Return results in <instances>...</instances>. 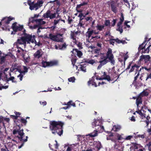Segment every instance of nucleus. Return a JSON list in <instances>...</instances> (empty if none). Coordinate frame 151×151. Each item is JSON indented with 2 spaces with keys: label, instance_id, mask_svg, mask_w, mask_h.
<instances>
[{
  "label": "nucleus",
  "instance_id": "nucleus-34",
  "mask_svg": "<svg viewBox=\"0 0 151 151\" xmlns=\"http://www.w3.org/2000/svg\"><path fill=\"white\" fill-rule=\"evenodd\" d=\"M148 95L149 93L148 92L144 91L140 94L139 95H140L141 97H142L143 96H148Z\"/></svg>",
  "mask_w": 151,
  "mask_h": 151
},
{
  "label": "nucleus",
  "instance_id": "nucleus-29",
  "mask_svg": "<svg viewBox=\"0 0 151 151\" xmlns=\"http://www.w3.org/2000/svg\"><path fill=\"white\" fill-rule=\"evenodd\" d=\"M51 11L50 10H48L47 12L44 13L43 17L45 18H48L50 17V15Z\"/></svg>",
  "mask_w": 151,
  "mask_h": 151
},
{
  "label": "nucleus",
  "instance_id": "nucleus-63",
  "mask_svg": "<svg viewBox=\"0 0 151 151\" xmlns=\"http://www.w3.org/2000/svg\"><path fill=\"white\" fill-rule=\"evenodd\" d=\"M8 86H0V90H1L2 89H6L8 88Z\"/></svg>",
  "mask_w": 151,
  "mask_h": 151
},
{
  "label": "nucleus",
  "instance_id": "nucleus-62",
  "mask_svg": "<svg viewBox=\"0 0 151 151\" xmlns=\"http://www.w3.org/2000/svg\"><path fill=\"white\" fill-rule=\"evenodd\" d=\"M138 110L136 111V113H137L138 114H139V113H140V112H141V111H142L143 112H144V111L143 110V106H142L141 107V109L140 110H139H139Z\"/></svg>",
  "mask_w": 151,
  "mask_h": 151
},
{
  "label": "nucleus",
  "instance_id": "nucleus-41",
  "mask_svg": "<svg viewBox=\"0 0 151 151\" xmlns=\"http://www.w3.org/2000/svg\"><path fill=\"white\" fill-rule=\"evenodd\" d=\"M102 40H101L100 41H97L96 40L97 42V44H96V46L98 47H99L100 48H101L102 47Z\"/></svg>",
  "mask_w": 151,
  "mask_h": 151
},
{
  "label": "nucleus",
  "instance_id": "nucleus-21",
  "mask_svg": "<svg viewBox=\"0 0 151 151\" xmlns=\"http://www.w3.org/2000/svg\"><path fill=\"white\" fill-rule=\"evenodd\" d=\"M119 21L117 24V26H121L124 20L123 14L122 13L121 14V17L119 18Z\"/></svg>",
  "mask_w": 151,
  "mask_h": 151
},
{
  "label": "nucleus",
  "instance_id": "nucleus-40",
  "mask_svg": "<svg viewBox=\"0 0 151 151\" xmlns=\"http://www.w3.org/2000/svg\"><path fill=\"white\" fill-rule=\"evenodd\" d=\"M135 135L136 134L135 133H134V134L132 136L129 135L126 137L125 138V139L126 140H129L133 137H134V135Z\"/></svg>",
  "mask_w": 151,
  "mask_h": 151
},
{
  "label": "nucleus",
  "instance_id": "nucleus-59",
  "mask_svg": "<svg viewBox=\"0 0 151 151\" xmlns=\"http://www.w3.org/2000/svg\"><path fill=\"white\" fill-rule=\"evenodd\" d=\"M101 147H102V146L100 142H99V143H98L97 145V148L99 150Z\"/></svg>",
  "mask_w": 151,
  "mask_h": 151
},
{
  "label": "nucleus",
  "instance_id": "nucleus-38",
  "mask_svg": "<svg viewBox=\"0 0 151 151\" xmlns=\"http://www.w3.org/2000/svg\"><path fill=\"white\" fill-rule=\"evenodd\" d=\"M85 62L93 65L95 63V61L94 60L92 59L91 60H89L88 59L85 61Z\"/></svg>",
  "mask_w": 151,
  "mask_h": 151
},
{
  "label": "nucleus",
  "instance_id": "nucleus-53",
  "mask_svg": "<svg viewBox=\"0 0 151 151\" xmlns=\"http://www.w3.org/2000/svg\"><path fill=\"white\" fill-rule=\"evenodd\" d=\"M136 64H135L134 65H133L132 66L131 69L129 71V73H131L133 71L135 70V67H136Z\"/></svg>",
  "mask_w": 151,
  "mask_h": 151
},
{
  "label": "nucleus",
  "instance_id": "nucleus-42",
  "mask_svg": "<svg viewBox=\"0 0 151 151\" xmlns=\"http://www.w3.org/2000/svg\"><path fill=\"white\" fill-rule=\"evenodd\" d=\"M76 45H77V47L79 48V50H80L83 48L82 43L80 42H78L77 44H76Z\"/></svg>",
  "mask_w": 151,
  "mask_h": 151
},
{
  "label": "nucleus",
  "instance_id": "nucleus-8",
  "mask_svg": "<svg viewBox=\"0 0 151 151\" xmlns=\"http://www.w3.org/2000/svg\"><path fill=\"white\" fill-rule=\"evenodd\" d=\"M17 23L16 22L14 23L12 26V28L14 32H17L18 31H21L23 29V25H20L19 24L17 25Z\"/></svg>",
  "mask_w": 151,
  "mask_h": 151
},
{
  "label": "nucleus",
  "instance_id": "nucleus-19",
  "mask_svg": "<svg viewBox=\"0 0 151 151\" xmlns=\"http://www.w3.org/2000/svg\"><path fill=\"white\" fill-rule=\"evenodd\" d=\"M39 8V6H38V4L36 3H34V2L33 1L32 4L30 6V7H29V9L31 10H32L35 9V10H36Z\"/></svg>",
  "mask_w": 151,
  "mask_h": 151
},
{
  "label": "nucleus",
  "instance_id": "nucleus-1",
  "mask_svg": "<svg viewBox=\"0 0 151 151\" xmlns=\"http://www.w3.org/2000/svg\"><path fill=\"white\" fill-rule=\"evenodd\" d=\"M14 122L18 127V128L14 129L13 134L18 138L19 140L21 141L23 140V138L25 136V134L23 132V129H20L21 127L26 126L27 121L26 119L21 117L20 119L15 120Z\"/></svg>",
  "mask_w": 151,
  "mask_h": 151
},
{
  "label": "nucleus",
  "instance_id": "nucleus-36",
  "mask_svg": "<svg viewBox=\"0 0 151 151\" xmlns=\"http://www.w3.org/2000/svg\"><path fill=\"white\" fill-rule=\"evenodd\" d=\"M96 27L98 30L101 31L104 28V25L98 24L97 26H96Z\"/></svg>",
  "mask_w": 151,
  "mask_h": 151
},
{
  "label": "nucleus",
  "instance_id": "nucleus-9",
  "mask_svg": "<svg viewBox=\"0 0 151 151\" xmlns=\"http://www.w3.org/2000/svg\"><path fill=\"white\" fill-rule=\"evenodd\" d=\"M108 4L110 5L112 11L115 13H116L118 11V9L116 7V3L115 1H112Z\"/></svg>",
  "mask_w": 151,
  "mask_h": 151
},
{
  "label": "nucleus",
  "instance_id": "nucleus-52",
  "mask_svg": "<svg viewBox=\"0 0 151 151\" xmlns=\"http://www.w3.org/2000/svg\"><path fill=\"white\" fill-rule=\"evenodd\" d=\"M115 137H117V141L120 140L122 139V137L120 135L118 134H116L115 135Z\"/></svg>",
  "mask_w": 151,
  "mask_h": 151
},
{
  "label": "nucleus",
  "instance_id": "nucleus-55",
  "mask_svg": "<svg viewBox=\"0 0 151 151\" xmlns=\"http://www.w3.org/2000/svg\"><path fill=\"white\" fill-rule=\"evenodd\" d=\"M84 15H83V14L82 13H81L79 14L78 17H80L79 21H82L83 19V18H82V17H84Z\"/></svg>",
  "mask_w": 151,
  "mask_h": 151
},
{
  "label": "nucleus",
  "instance_id": "nucleus-30",
  "mask_svg": "<svg viewBox=\"0 0 151 151\" xmlns=\"http://www.w3.org/2000/svg\"><path fill=\"white\" fill-rule=\"evenodd\" d=\"M93 30H92L91 31H88L86 33V35L87 37H88V39H89L91 35H92L93 33Z\"/></svg>",
  "mask_w": 151,
  "mask_h": 151
},
{
  "label": "nucleus",
  "instance_id": "nucleus-5",
  "mask_svg": "<svg viewBox=\"0 0 151 151\" xmlns=\"http://www.w3.org/2000/svg\"><path fill=\"white\" fill-rule=\"evenodd\" d=\"M150 57L149 55H142L139 57V59L138 61V64H142L144 62L145 64L148 65L150 63Z\"/></svg>",
  "mask_w": 151,
  "mask_h": 151
},
{
  "label": "nucleus",
  "instance_id": "nucleus-24",
  "mask_svg": "<svg viewBox=\"0 0 151 151\" xmlns=\"http://www.w3.org/2000/svg\"><path fill=\"white\" fill-rule=\"evenodd\" d=\"M136 104H142V97L140 95H139L137 96V99L136 100Z\"/></svg>",
  "mask_w": 151,
  "mask_h": 151
},
{
  "label": "nucleus",
  "instance_id": "nucleus-50",
  "mask_svg": "<svg viewBox=\"0 0 151 151\" xmlns=\"http://www.w3.org/2000/svg\"><path fill=\"white\" fill-rule=\"evenodd\" d=\"M138 137H141V138L143 139L145 137V136L144 134H138L137 135L136 134L135 135H134V138H137Z\"/></svg>",
  "mask_w": 151,
  "mask_h": 151
},
{
  "label": "nucleus",
  "instance_id": "nucleus-10",
  "mask_svg": "<svg viewBox=\"0 0 151 151\" xmlns=\"http://www.w3.org/2000/svg\"><path fill=\"white\" fill-rule=\"evenodd\" d=\"M95 129L96 130V132L93 134H91L90 135L91 137H95L97 135V132H103L104 130V126H101V125L97 127H95Z\"/></svg>",
  "mask_w": 151,
  "mask_h": 151
},
{
  "label": "nucleus",
  "instance_id": "nucleus-15",
  "mask_svg": "<svg viewBox=\"0 0 151 151\" xmlns=\"http://www.w3.org/2000/svg\"><path fill=\"white\" fill-rule=\"evenodd\" d=\"M102 73H103V75L102 76L103 80H107L108 81H112L111 79V77L108 75L106 74V73L105 72H102Z\"/></svg>",
  "mask_w": 151,
  "mask_h": 151
},
{
  "label": "nucleus",
  "instance_id": "nucleus-54",
  "mask_svg": "<svg viewBox=\"0 0 151 151\" xmlns=\"http://www.w3.org/2000/svg\"><path fill=\"white\" fill-rule=\"evenodd\" d=\"M75 79L74 77H71L68 79V81L70 82H74L75 81Z\"/></svg>",
  "mask_w": 151,
  "mask_h": 151
},
{
  "label": "nucleus",
  "instance_id": "nucleus-28",
  "mask_svg": "<svg viewBox=\"0 0 151 151\" xmlns=\"http://www.w3.org/2000/svg\"><path fill=\"white\" fill-rule=\"evenodd\" d=\"M73 50H75V52L77 53V56L79 58H81L83 55L82 52L79 50H78L77 49H73Z\"/></svg>",
  "mask_w": 151,
  "mask_h": 151
},
{
  "label": "nucleus",
  "instance_id": "nucleus-57",
  "mask_svg": "<svg viewBox=\"0 0 151 151\" xmlns=\"http://www.w3.org/2000/svg\"><path fill=\"white\" fill-rule=\"evenodd\" d=\"M136 67H135V68L136 72H135V73L134 74L135 75H136V74H137V72H138L139 68V67H140L139 66H138V65H137L136 64Z\"/></svg>",
  "mask_w": 151,
  "mask_h": 151
},
{
  "label": "nucleus",
  "instance_id": "nucleus-61",
  "mask_svg": "<svg viewBox=\"0 0 151 151\" xmlns=\"http://www.w3.org/2000/svg\"><path fill=\"white\" fill-rule=\"evenodd\" d=\"M60 19H59L58 20H56L55 19L54 20V25L55 26L57 24H58L60 21Z\"/></svg>",
  "mask_w": 151,
  "mask_h": 151
},
{
  "label": "nucleus",
  "instance_id": "nucleus-23",
  "mask_svg": "<svg viewBox=\"0 0 151 151\" xmlns=\"http://www.w3.org/2000/svg\"><path fill=\"white\" fill-rule=\"evenodd\" d=\"M80 68L81 70L84 72H86V65L85 63H81V64L80 65Z\"/></svg>",
  "mask_w": 151,
  "mask_h": 151
},
{
  "label": "nucleus",
  "instance_id": "nucleus-60",
  "mask_svg": "<svg viewBox=\"0 0 151 151\" xmlns=\"http://www.w3.org/2000/svg\"><path fill=\"white\" fill-rule=\"evenodd\" d=\"M84 24H83V22L82 21H79V23L78 24V27H83V25Z\"/></svg>",
  "mask_w": 151,
  "mask_h": 151
},
{
  "label": "nucleus",
  "instance_id": "nucleus-44",
  "mask_svg": "<svg viewBox=\"0 0 151 151\" xmlns=\"http://www.w3.org/2000/svg\"><path fill=\"white\" fill-rule=\"evenodd\" d=\"M150 118V117L149 116H147L146 117V119L147 120L145 121L144 122H145L146 124V127H148V125L149 124V120Z\"/></svg>",
  "mask_w": 151,
  "mask_h": 151
},
{
  "label": "nucleus",
  "instance_id": "nucleus-20",
  "mask_svg": "<svg viewBox=\"0 0 151 151\" xmlns=\"http://www.w3.org/2000/svg\"><path fill=\"white\" fill-rule=\"evenodd\" d=\"M57 36H56V35H53L52 33H50L49 35V37L47 38L50 39L51 40L54 41H59V40H57L56 39Z\"/></svg>",
  "mask_w": 151,
  "mask_h": 151
},
{
  "label": "nucleus",
  "instance_id": "nucleus-32",
  "mask_svg": "<svg viewBox=\"0 0 151 151\" xmlns=\"http://www.w3.org/2000/svg\"><path fill=\"white\" fill-rule=\"evenodd\" d=\"M112 40H114L118 44H119L120 43H122L123 44H124L126 43V41L125 40H119L118 38H116V39H112Z\"/></svg>",
  "mask_w": 151,
  "mask_h": 151
},
{
  "label": "nucleus",
  "instance_id": "nucleus-6",
  "mask_svg": "<svg viewBox=\"0 0 151 151\" xmlns=\"http://www.w3.org/2000/svg\"><path fill=\"white\" fill-rule=\"evenodd\" d=\"M147 39V38L145 37V40H144L143 42L141 45H140L138 47V50L139 52H140L141 50H142V53H148L150 49V47H151V42L150 44L149 45V46L146 49H144V50H143V49L145 48V47L146 45L145 43L146 42Z\"/></svg>",
  "mask_w": 151,
  "mask_h": 151
},
{
  "label": "nucleus",
  "instance_id": "nucleus-64",
  "mask_svg": "<svg viewBox=\"0 0 151 151\" xmlns=\"http://www.w3.org/2000/svg\"><path fill=\"white\" fill-rule=\"evenodd\" d=\"M23 76L22 74H20L17 76L19 78V79L21 81L22 80Z\"/></svg>",
  "mask_w": 151,
  "mask_h": 151
},
{
  "label": "nucleus",
  "instance_id": "nucleus-56",
  "mask_svg": "<svg viewBox=\"0 0 151 151\" xmlns=\"http://www.w3.org/2000/svg\"><path fill=\"white\" fill-rule=\"evenodd\" d=\"M149 79H151V73H147L146 81H147Z\"/></svg>",
  "mask_w": 151,
  "mask_h": 151
},
{
  "label": "nucleus",
  "instance_id": "nucleus-12",
  "mask_svg": "<svg viewBox=\"0 0 151 151\" xmlns=\"http://www.w3.org/2000/svg\"><path fill=\"white\" fill-rule=\"evenodd\" d=\"M21 68V66L19 65L17 63H15L13 65L12 67L10 69V70L12 72H13L15 70H16L15 71H18L19 69H20Z\"/></svg>",
  "mask_w": 151,
  "mask_h": 151
},
{
  "label": "nucleus",
  "instance_id": "nucleus-49",
  "mask_svg": "<svg viewBox=\"0 0 151 151\" xmlns=\"http://www.w3.org/2000/svg\"><path fill=\"white\" fill-rule=\"evenodd\" d=\"M56 13H50V19H53L54 18H55L56 17Z\"/></svg>",
  "mask_w": 151,
  "mask_h": 151
},
{
  "label": "nucleus",
  "instance_id": "nucleus-35",
  "mask_svg": "<svg viewBox=\"0 0 151 151\" xmlns=\"http://www.w3.org/2000/svg\"><path fill=\"white\" fill-rule=\"evenodd\" d=\"M77 59V58L75 56H74V58L72 57L71 59L72 64L73 65V66L75 65V64L76 62Z\"/></svg>",
  "mask_w": 151,
  "mask_h": 151
},
{
  "label": "nucleus",
  "instance_id": "nucleus-31",
  "mask_svg": "<svg viewBox=\"0 0 151 151\" xmlns=\"http://www.w3.org/2000/svg\"><path fill=\"white\" fill-rule=\"evenodd\" d=\"M111 141H112L113 142H115V144L114 145V148L115 149H116V146L117 145L116 143L117 142H118V141H117V137H115V136L112 138H111Z\"/></svg>",
  "mask_w": 151,
  "mask_h": 151
},
{
  "label": "nucleus",
  "instance_id": "nucleus-7",
  "mask_svg": "<svg viewBox=\"0 0 151 151\" xmlns=\"http://www.w3.org/2000/svg\"><path fill=\"white\" fill-rule=\"evenodd\" d=\"M41 64L42 67L46 68L47 66L51 67L56 65L58 64V62L56 61H51L48 62L42 60V61Z\"/></svg>",
  "mask_w": 151,
  "mask_h": 151
},
{
  "label": "nucleus",
  "instance_id": "nucleus-46",
  "mask_svg": "<svg viewBox=\"0 0 151 151\" xmlns=\"http://www.w3.org/2000/svg\"><path fill=\"white\" fill-rule=\"evenodd\" d=\"M117 19H113V20L111 22V26L112 27H114L115 25V24L116 22Z\"/></svg>",
  "mask_w": 151,
  "mask_h": 151
},
{
  "label": "nucleus",
  "instance_id": "nucleus-45",
  "mask_svg": "<svg viewBox=\"0 0 151 151\" xmlns=\"http://www.w3.org/2000/svg\"><path fill=\"white\" fill-rule=\"evenodd\" d=\"M101 48H96L94 49V53L97 54H99V53L100 52L101 50Z\"/></svg>",
  "mask_w": 151,
  "mask_h": 151
},
{
  "label": "nucleus",
  "instance_id": "nucleus-11",
  "mask_svg": "<svg viewBox=\"0 0 151 151\" xmlns=\"http://www.w3.org/2000/svg\"><path fill=\"white\" fill-rule=\"evenodd\" d=\"M101 121L99 119H94V121L92 123V126L93 127H97L99 126L101 124Z\"/></svg>",
  "mask_w": 151,
  "mask_h": 151
},
{
  "label": "nucleus",
  "instance_id": "nucleus-27",
  "mask_svg": "<svg viewBox=\"0 0 151 151\" xmlns=\"http://www.w3.org/2000/svg\"><path fill=\"white\" fill-rule=\"evenodd\" d=\"M63 104L67 105L69 108L71 106H73L74 107L76 106V104L74 103H73L72 101H70L67 104Z\"/></svg>",
  "mask_w": 151,
  "mask_h": 151
},
{
  "label": "nucleus",
  "instance_id": "nucleus-18",
  "mask_svg": "<svg viewBox=\"0 0 151 151\" xmlns=\"http://www.w3.org/2000/svg\"><path fill=\"white\" fill-rule=\"evenodd\" d=\"M93 77H92V79L91 80L90 79L88 81V85L89 86L90 85H91L92 86H94L95 87H97V85L96 82H94V79Z\"/></svg>",
  "mask_w": 151,
  "mask_h": 151
},
{
  "label": "nucleus",
  "instance_id": "nucleus-25",
  "mask_svg": "<svg viewBox=\"0 0 151 151\" xmlns=\"http://www.w3.org/2000/svg\"><path fill=\"white\" fill-rule=\"evenodd\" d=\"M42 19H37L35 20L33 19H32V17L31 18H29V22L27 23V24L28 26L29 25V24L31 22L33 23L34 22V21H35L36 22H38L39 23H40L42 21Z\"/></svg>",
  "mask_w": 151,
  "mask_h": 151
},
{
  "label": "nucleus",
  "instance_id": "nucleus-51",
  "mask_svg": "<svg viewBox=\"0 0 151 151\" xmlns=\"http://www.w3.org/2000/svg\"><path fill=\"white\" fill-rule=\"evenodd\" d=\"M139 114L141 116V118L142 119H143L144 118H146V114L142 113V111L139 113Z\"/></svg>",
  "mask_w": 151,
  "mask_h": 151
},
{
  "label": "nucleus",
  "instance_id": "nucleus-3",
  "mask_svg": "<svg viewBox=\"0 0 151 151\" xmlns=\"http://www.w3.org/2000/svg\"><path fill=\"white\" fill-rule=\"evenodd\" d=\"M100 58L102 60H104L105 59H106L107 63L110 61L111 63L114 65L115 63V60L114 59V56L112 53V50L110 48L108 49L106 56H102Z\"/></svg>",
  "mask_w": 151,
  "mask_h": 151
},
{
  "label": "nucleus",
  "instance_id": "nucleus-14",
  "mask_svg": "<svg viewBox=\"0 0 151 151\" xmlns=\"http://www.w3.org/2000/svg\"><path fill=\"white\" fill-rule=\"evenodd\" d=\"M102 73H103V75L102 76L103 80H107L108 81H112L111 79V77L108 75L106 74V73L105 72H102Z\"/></svg>",
  "mask_w": 151,
  "mask_h": 151
},
{
  "label": "nucleus",
  "instance_id": "nucleus-22",
  "mask_svg": "<svg viewBox=\"0 0 151 151\" xmlns=\"http://www.w3.org/2000/svg\"><path fill=\"white\" fill-rule=\"evenodd\" d=\"M106 59H105L104 60H100L99 62L100 64L97 67L98 69H100L102 65L107 63V62L106 61Z\"/></svg>",
  "mask_w": 151,
  "mask_h": 151
},
{
  "label": "nucleus",
  "instance_id": "nucleus-39",
  "mask_svg": "<svg viewBox=\"0 0 151 151\" xmlns=\"http://www.w3.org/2000/svg\"><path fill=\"white\" fill-rule=\"evenodd\" d=\"M118 28L116 29V30L117 31L120 32V34L122 33L123 32V30L122 28V26H117Z\"/></svg>",
  "mask_w": 151,
  "mask_h": 151
},
{
  "label": "nucleus",
  "instance_id": "nucleus-33",
  "mask_svg": "<svg viewBox=\"0 0 151 151\" xmlns=\"http://www.w3.org/2000/svg\"><path fill=\"white\" fill-rule=\"evenodd\" d=\"M26 139H23V140L21 141H23V142L22 143L21 145L18 147V148L20 149L24 145V142H26L27 141V139L28 138V136H27L26 137ZM20 141H21L20 140H19Z\"/></svg>",
  "mask_w": 151,
  "mask_h": 151
},
{
  "label": "nucleus",
  "instance_id": "nucleus-47",
  "mask_svg": "<svg viewBox=\"0 0 151 151\" xmlns=\"http://www.w3.org/2000/svg\"><path fill=\"white\" fill-rule=\"evenodd\" d=\"M70 36L71 38L73 40H76V36L74 32H73L71 31V32L70 34Z\"/></svg>",
  "mask_w": 151,
  "mask_h": 151
},
{
  "label": "nucleus",
  "instance_id": "nucleus-48",
  "mask_svg": "<svg viewBox=\"0 0 151 151\" xmlns=\"http://www.w3.org/2000/svg\"><path fill=\"white\" fill-rule=\"evenodd\" d=\"M110 22L109 20H105L104 22V25L106 26H109L110 25Z\"/></svg>",
  "mask_w": 151,
  "mask_h": 151
},
{
  "label": "nucleus",
  "instance_id": "nucleus-37",
  "mask_svg": "<svg viewBox=\"0 0 151 151\" xmlns=\"http://www.w3.org/2000/svg\"><path fill=\"white\" fill-rule=\"evenodd\" d=\"M139 75V72H138L137 73V74L136 76L134 78V80L133 81V83L134 84H136L137 83V78H138V77Z\"/></svg>",
  "mask_w": 151,
  "mask_h": 151
},
{
  "label": "nucleus",
  "instance_id": "nucleus-26",
  "mask_svg": "<svg viewBox=\"0 0 151 151\" xmlns=\"http://www.w3.org/2000/svg\"><path fill=\"white\" fill-rule=\"evenodd\" d=\"M121 128V127L120 125H115L113 126L112 130L115 132H117L119 131Z\"/></svg>",
  "mask_w": 151,
  "mask_h": 151
},
{
  "label": "nucleus",
  "instance_id": "nucleus-13",
  "mask_svg": "<svg viewBox=\"0 0 151 151\" xmlns=\"http://www.w3.org/2000/svg\"><path fill=\"white\" fill-rule=\"evenodd\" d=\"M14 19V18L12 17L11 16H9L8 17H4L2 20V22H4V23L8 24L10 23L11 21Z\"/></svg>",
  "mask_w": 151,
  "mask_h": 151
},
{
  "label": "nucleus",
  "instance_id": "nucleus-17",
  "mask_svg": "<svg viewBox=\"0 0 151 151\" xmlns=\"http://www.w3.org/2000/svg\"><path fill=\"white\" fill-rule=\"evenodd\" d=\"M42 55V54L41 53L40 50H37L34 54L35 58L39 59Z\"/></svg>",
  "mask_w": 151,
  "mask_h": 151
},
{
  "label": "nucleus",
  "instance_id": "nucleus-2",
  "mask_svg": "<svg viewBox=\"0 0 151 151\" xmlns=\"http://www.w3.org/2000/svg\"><path fill=\"white\" fill-rule=\"evenodd\" d=\"M64 123L60 121H52L50 122L49 128L52 134H55L57 133L61 136L63 132V126Z\"/></svg>",
  "mask_w": 151,
  "mask_h": 151
},
{
  "label": "nucleus",
  "instance_id": "nucleus-4",
  "mask_svg": "<svg viewBox=\"0 0 151 151\" xmlns=\"http://www.w3.org/2000/svg\"><path fill=\"white\" fill-rule=\"evenodd\" d=\"M32 37L31 35L28 34L24 37H21L20 39H18L17 40V42L20 45L26 44L27 42V43H29V42L31 41Z\"/></svg>",
  "mask_w": 151,
  "mask_h": 151
},
{
  "label": "nucleus",
  "instance_id": "nucleus-58",
  "mask_svg": "<svg viewBox=\"0 0 151 151\" xmlns=\"http://www.w3.org/2000/svg\"><path fill=\"white\" fill-rule=\"evenodd\" d=\"M142 69H145L148 72L150 71L151 70V68L150 67L149 68H147L145 66H142Z\"/></svg>",
  "mask_w": 151,
  "mask_h": 151
},
{
  "label": "nucleus",
  "instance_id": "nucleus-16",
  "mask_svg": "<svg viewBox=\"0 0 151 151\" xmlns=\"http://www.w3.org/2000/svg\"><path fill=\"white\" fill-rule=\"evenodd\" d=\"M63 34L60 33H57L56 34V36H57L56 39L58 40H59V41H56L57 42H63V38L62 37Z\"/></svg>",
  "mask_w": 151,
  "mask_h": 151
},
{
  "label": "nucleus",
  "instance_id": "nucleus-43",
  "mask_svg": "<svg viewBox=\"0 0 151 151\" xmlns=\"http://www.w3.org/2000/svg\"><path fill=\"white\" fill-rule=\"evenodd\" d=\"M43 1L42 0H38L36 4H38V6H39V7L40 8L42 6V4H43Z\"/></svg>",
  "mask_w": 151,
  "mask_h": 151
}]
</instances>
